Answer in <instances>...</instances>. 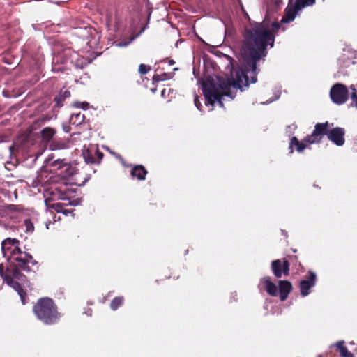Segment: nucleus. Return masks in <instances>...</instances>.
Instances as JSON below:
<instances>
[{
	"instance_id": "1a4fd4ad",
	"label": "nucleus",
	"mask_w": 357,
	"mask_h": 357,
	"mask_svg": "<svg viewBox=\"0 0 357 357\" xmlns=\"http://www.w3.org/2000/svg\"><path fill=\"white\" fill-rule=\"evenodd\" d=\"M324 135H326L328 139L337 146H340L344 144L345 131L342 128L337 127L328 131L326 130Z\"/></svg>"
},
{
	"instance_id": "9d476101",
	"label": "nucleus",
	"mask_w": 357,
	"mask_h": 357,
	"mask_svg": "<svg viewBox=\"0 0 357 357\" xmlns=\"http://www.w3.org/2000/svg\"><path fill=\"white\" fill-rule=\"evenodd\" d=\"M271 269L274 275L279 278L282 275L287 276L289 273V263L287 260L282 261L280 259H276L271 263Z\"/></svg>"
},
{
	"instance_id": "393cba45",
	"label": "nucleus",
	"mask_w": 357,
	"mask_h": 357,
	"mask_svg": "<svg viewBox=\"0 0 357 357\" xmlns=\"http://www.w3.org/2000/svg\"><path fill=\"white\" fill-rule=\"evenodd\" d=\"M77 107H80L83 109H87L89 107V104L86 102L77 103Z\"/></svg>"
},
{
	"instance_id": "dca6fc26",
	"label": "nucleus",
	"mask_w": 357,
	"mask_h": 357,
	"mask_svg": "<svg viewBox=\"0 0 357 357\" xmlns=\"http://www.w3.org/2000/svg\"><path fill=\"white\" fill-rule=\"evenodd\" d=\"M344 341H339L335 344V346L339 349L340 356L342 357H354L353 354L348 351L347 348L344 346Z\"/></svg>"
},
{
	"instance_id": "a211bd4d",
	"label": "nucleus",
	"mask_w": 357,
	"mask_h": 357,
	"mask_svg": "<svg viewBox=\"0 0 357 357\" xmlns=\"http://www.w3.org/2000/svg\"><path fill=\"white\" fill-rule=\"evenodd\" d=\"M123 297H116L114 298L111 303V308L113 310H116L119 306H121L123 303Z\"/></svg>"
},
{
	"instance_id": "c756f323",
	"label": "nucleus",
	"mask_w": 357,
	"mask_h": 357,
	"mask_svg": "<svg viewBox=\"0 0 357 357\" xmlns=\"http://www.w3.org/2000/svg\"><path fill=\"white\" fill-rule=\"evenodd\" d=\"M63 130L66 132H69V127H63Z\"/></svg>"
},
{
	"instance_id": "20e7f679",
	"label": "nucleus",
	"mask_w": 357,
	"mask_h": 357,
	"mask_svg": "<svg viewBox=\"0 0 357 357\" xmlns=\"http://www.w3.org/2000/svg\"><path fill=\"white\" fill-rule=\"evenodd\" d=\"M328 126V122L317 123L312 133L305 137L302 142H299L296 137H293L289 145L290 153L294 151L293 146H296L297 151L302 152L306 148L307 144L319 142L324 136Z\"/></svg>"
},
{
	"instance_id": "aec40b11",
	"label": "nucleus",
	"mask_w": 357,
	"mask_h": 357,
	"mask_svg": "<svg viewBox=\"0 0 357 357\" xmlns=\"http://www.w3.org/2000/svg\"><path fill=\"white\" fill-rule=\"evenodd\" d=\"M26 227V231L28 232H33L34 230V226L29 219H26L24 222Z\"/></svg>"
},
{
	"instance_id": "a878e982",
	"label": "nucleus",
	"mask_w": 357,
	"mask_h": 357,
	"mask_svg": "<svg viewBox=\"0 0 357 357\" xmlns=\"http://www.w3.org/2000/svg\"><path fill=\"white\" fill-rule=\"evenodd\" d=\"M52 149H66L67 146L65 144H59L58 145L52 144Z\"/></svg>"
},
{
	"instance_id": "b1692460",
	"label": "nucleus",
	"mask_w": 357,
	"mask_h": 357,
	"mask_svg": "<svg viewBox=\"0 0 357 357\" xmlns=\"http://www.w3.org/2000/svg\"><path fill=\"white\" fill-rule=\"evenodd\" d=\"M135 37H132L128 42H126V43L119 42V43H116V45L118 46V47H126V46L128 45L135 39Z\"/></svg>"
},
{
	"instance_id": "9b49d317",
	"label": "nucleus",
	"mask_w": 357,
	"mask_h": 357,
	"mask_svg": "<svg viewBox=\"0 0 357 357\" xmlns=\"http://www.w3.org/2000/svg\"><path fill=\"white\" fill-rule=\"evenodd\" d=\"M261 287L264 288L266 292L272 296H276L278 295V287L271 280L268 276L264 277L260 280L259 288L261 289Z\"/></svg>"
},
{
	"instance_id": "0eeeda50",
	"label": "nucleus",
	"mask_w": 357,
	"mask_h": 357,
	"mask_svg": "<svg viewBox=\"0 0 357 357\" xmlns=\"http://www.w3.org/2000/svg\"><path fill=\"white\" fill-rule=\"evenodd\" d=\"M348 89L342 84H334L330 91V97L333 102L337 105H342L348 100Z\"/></svg>"
},
{
	"instance_id": "412c9836",
	"label": "nucleus",
	"mask_w": 357,
	"mask_h": 357,
	"mask_svg": "<svg viewBox=\"0 0 357 357\" xmlns=\"http://www.w3.org/2000/svg\"><path fill=\"white\" fill-rule=\"evenodd\" d=\"M77 119V123H81L84 121V114H82L80 112L77 114H73L71 115V121L73 120V119Z\"/></svg>"
},
{
	"instance_id": "f3484780",
	"label": "nucleus",
	"mask_w": 357,
	"mask_h": 357,
	"mask_svg": "<svg viewBox=\"0 0 357 357\" xmlns=\"http://www.w3.org/2000/svg\"><path fill=\"white\" fill-rule=\"evenodd\" d=\"M349 88L351 90V98L352 100L350 107L357 108V85L351 84Z\"/></svg>"
},
{
	"instance_id": "2eb2a0df",
	"label": "nucleus",
	"mask_w": 357,
	"mask_h": 357,
	"mask_svg": "<svg viewBox=\"0 0 357 357\" xmlns=\"http://www.w3.org/2000/svg\"><path fill=\"white\" fill-rule=\"evenodd\" d=\"M56 134V130L50 127H46L43 129L40 132L41 137L44 141L48 142L54 137Z\"/></svg>"
},
{
	"instance_id": "4468645a",
	"label": "nucleus",
	"mask_w": 357,
	"mask_h": 357,
	"mask_svg": "<svg viewBox=\"0 0 357 357\" xmlns=\"http://www.w3.org/2000/svg\"><path fill=\"white\" fill-rule=\"evenodd\" d=\"M147 171L142 165H137L131 170V175L139 180H144Z\"/></svg>"
},
{
	"instance_id": "f8f14e48",
	"label": "nucleus",
	"mask_w": 357,
	"mask_h": 357,
	"mask_svg": "<svg viewBox=\"0 0 357 357\" xmlns=\"http://www.w3.org/2000/svg\"><path fill=\"white\" fill-rule=\"evenodd\" d=\"M316 278V274L314 272H310L309 280L301 281L300 289L303 296H306L310 294V288L315 285Z\"/></svg>"
},
{
	"instance_id": "f03ea898",
	"label": "nucleus",
	"mask_w": 357,
	"mask_h": 357,
	"mask_svg": "<svg viewBox=\"0 0 357 357\" xmlns=\"http://www.w3.org/2000/svg\"><path fill=\"white\" fill-rule=\"evenodd\" d=\"M19 244L20 241L16 238H6L1 243L2 252L11 263H15L16 267L29 272L31 271L30 265H36L37 262L31 255L22 252Z\"/></svg>"
},
{
	"instance_id": "473e14b6",
	"label": "nucleus",
	"mask_w": 357,
	"mask_h": 357,
	"mask_svg": "<svg viewBox=\"0 0 357 357\" xmlns=\"http://www.w3.org/2000/svg\"><path fill=\"white\" fill-rule=\"evenodd\" d=\"M278 98H279V96H276V98H275V100L278 99Z\"/></svg>"
},
{
	"instance_id": "ddd939ff",
	"label": "nucleus",
	"mask_w": 357,
	"mask_h": 357,
	"mask_svg": "<svg viewBox=\"0 0 357 357\" xmlns=\"http://www.w3.org/2000/svg\"><path fill=\"white\" fill-rule=\"evenodd\" d=\"M291 289L292 286L289 281L281 280L279 282L280 298L282 301H284L287 299Z\"/></svg>"
},
{
	"instance_id": "6e6552de",
	"label": "nucleus",
	"mask_w": 357,
	"mask_h": 357,
	"mask_svg": "<svg viewBox=\"0 0 357 357\" xmlns=\"http://www.w3.org/2000/svg\"><path fill=\"white\" fill-rule=\"evenodd\" d=\"M82 155L86 162L89 164H98L103 157V153L94 144H91L87 148L84 147Z\"/></svg>"
},
{
	"instance_id": "423d86ee",
	"label": "nucleus",
	"mask_w": 357,
	"mask_h": 357,
	"mask_svg": "<svg viewBox=\"0 0 357 357\" xmlns=\"http://www.w3.org/2000/svg\"><path fill=\"white\" fill-rule=\"evenodd\" d=\"M292 1H289L286 8L285 16L282 19V23L292 22L299 10L305 6H312L315 0H296L294 4H292Z\"/></svg>"
},
{
	"instance_id": "39448f33",
	"label": "nucleus",
	"mask_w": 357,
	"mask_h": 357,
	"mask_svg": "<svg viewBox=\"0 0 357 357\" xmlns=\"http://www.w3.org/2000/svg\"><path fill=\"white\" fill-rule=\"evenodd\" d=\"M0 275L3 280L6 282L8 285L13 287L18 293L22 303L25 304V292L22 289L20 284L17 282L15 281V279H20V278L23 275H22L17 270H13L12 275L10 272H4L2 264H0Z\"/></svg>"
},
{
	"instance_id": "bb28decb",
	"label": "nucleus",
	"mask_w": 357,
	"mask_h": 357,
	"mask_svg": "<svg viewBox=\"0 0 357 357\" xmlns=\"http://www.w3.org/2000/svg\"><path fill=\"white\" fill-rule=\"evenodd\" d=\"M194 102H195V105L196 106V107L199 109V110H201V103L198 99V97L197 96H195V98H194Z\"/></svg>"
},
{
	"instance_id": "f257e3e1",
	"label": "nucleus",
	"mask_w": 357,
	"mask_h": 357,
	"mask_svg": "<svg viewBox=\"0 0 357 357\" xmlns=\"http://www.w3.org/2000/svg\"><path fill=\"white\" fill-rule=\"evenodd\" d=\"M275 37L266 22L254 23L245 29L242 47V63L239 69L231 70V77H217L216 82L207 81L202 84L206 105L213 106L218 102L223 107L225 96L233 100L238 89L243 91L250 83L257 82V63L266 56L268 45L272 47Z\"/></svg>"
},
{
	"instance_id": "7ed1b4c3",
	"label": "nucleus",
	"mask_w": 357,
	"mask_h": 357,
	"mask_svg": "<svg viewBox=\"0 0 357 357\" xmlns=\"http://www.w3.org/2000/svg\"><path fill=\"white\" fill-rule=\"evenodd\" d=\"M33 311L36 317L45 324H54L60 318L56 306L49 298L39 299L33 306Z\"/></svg>"
},
{
	"instance_id": "c85d7f7f",
	"label": "nucleus",
	"mask_w": 357,
	"mask_h": 357,
	"mask_svg": "<svg viewBox=\"0 0 357 357\" xmlns=\"http://www.w3.org/2000/svg\"><path fill=\"white\" fill-rule=\"evenodd\" d=\"M166 89H164L162 91H161V96L165 97V94H166Z\"/></svg>"
},
{
	"instance_id": "4be33fe9",
	"label": "nucleus",
	"mask_w": 357,
	"mask_h": 357,
	"mask_svg": "<svg viewBox=\"0 0 357 357\" xmlns=\"http://www.w3.org/2000/svg\"><path fill=\"white\" fill-rule=\"evenodd\" d=\"M53 206L55 207L57 212L63 213L66 215L70 213L68 210H61V206H60L59 204H54Z\"/></svg>"
},
{
	"instance_id": "5701e85b",
	"label": "nucleus",
	"mask_w": 357,
	"mask_h": 357,
	"mask_svg": "<svg viewBox=\"0 0 357 357\" xmlns=\"http://www.w3.org/2000/svg\"><path fill=\"white\" fill-rule=\"evenodd\" d=\"M149 69V68L147 67V66L144 64H140L139 67V73L144 75L148 72Z\"/></svg>"
},
{
	"instance_id": "2f4dec72",
	"label": "nucleus",
	"mask_w": 357,
	"mask_h": 357,
	"mask_svg": "<svg viewBox=\"0 0 357 357\" xmlns=\"http://www.w3.org/2000/svg\"><path fill=\"white\" fill-rule=\"evenodd\" d=\"M273 100H271L268 101V102H269V103H270V102H272Z\"/></svg>"
},
{
	"instance_id": "6ab92c4d",
	"label": "nucleus",
	"mask_w": 357,
	"mask_h": 357,
	"mask_svg": "<svg viewBox=\"0 0 357 357\" xmlns=\"http://www.w3.org/2000/svg\"><path fill=\"white\" fill-rule=\"evenodd\" d=\"M70 96V92L68 90H65L63 92H61L60 96H56L55 98L56 101L57 102V105H59V101L62 99H65L66 98H68Z\"/></svg>"
},
{
	"instance_id": "cd10ccee",
	"label": "nucleus",
	"mask_w": 357,
	"mask_h": 357,
	"mask_svg": "<svg viewBox=\"0 0 357 357\" xmlns=\"http://www.w3.org/2000/svg\"><path fill=\"white\" fill-rule=\"evenodd\" d=\"M279 24L278 23H272V29L275 30L279 28Z\"/></svg>"
},
{
	"instance_id": "7c9ffc66",
	"label": "nucleus",
	"mask_w": 357,
	"mask_h": 357,
	"mask_svg": "<svg viewBox=\"0 0 357 357\" xmlns=\"http://www.w3.org/2000/svg\"><path fill=\"white\" fill-rule=\"evenodd\" d=\"M86 313L87 315L91 316V310H89V311H87Z\"/></svg>"
}]
</instances>
